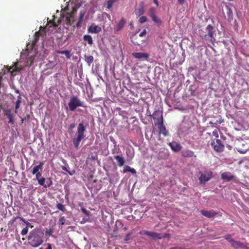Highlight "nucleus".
Returning <instances> with one entry per match:
<instances>
[{
	"label": "nucleus",
	"instance_id": "nucleus-46",
	"mask_svg": "<svg viewBox=\"0 0 249 249\" xmlns=\"http://www.w3.org/2000/svg\"><path fill=\"white\" fill-rule=\"evenodd\" d=\"M36 174V179L38 180V179H40L41 178V172H38V173H35Z\"/></svg>",
	"mask_w": 249,
	"mask_h": 249
},
{
	"label": "nucleus",
	"instance_id": "nucleus-13",
	"mask_svg": "<svg viewBox=\"0 0 249 249\" xmlns=\"http://www.w3.org/2000/svg\"><path fill=\"white\" fill-rule=\"evenodd\" d=\"M169 145L170 146L171 149L176 152H179L182 148V146L179 143L176 142H169Z\"/></svg>",
	"mask_w": 249,
	"mask_h": 249
},
{
	"label": "nucleus",
	"instance_id": "nucleus-41",
	"mask_svg": "<svg viewBox=\"0 0 249 249\" xmlns=\"http://www.w3.org/2000/svg\"><path fill=\"white\" fill-rule=\"evenodd\" d=\"M113 0H108L107 2V8L108 9H110L112 7V6L113 4V2H112Z\"/></svg>",
	"mask_w": 249,
	"mask_h": 249
},
{
	"label": "nucleus",
	"instance_id": "nucleus-2",
	"mask_svg": "<svg viewBox=\"0 0 249 249\" xmlns=\"http://www.w3.org/2000/svg\"><path fill=\"white\" fill-rule=\"evenodd\" d=\"M86 131V126L83 123L79 124L75 137L72 139V142L74 146L76 149L79 148L80 142L84 139L86 135L85 133Z\"/></svg>",
	"mask_w": 249,
	"mask_h": 249
},
{
	"label": "nucleus",
	"instance_id": "nucleus-60",
	"mask_svg": "<svg viewBox=\"0 0 249 249\" xmlns=\"http://www.w3.org/2000/svg\"><path fill=\"white\" fill-rule=\"evenodd\" d=\"M30 45V44L29 43V44H28V46H29Z\"/></svg>",
	"mask_w": 249,
	"mask_h": 249
},
{
	"label": "nucleus",
	"instance_id": "nucleus-24",
	"mask_svg": "<svg viewBox=\"0 0 249 249\" xmlns=\"http://www.w3.org/2000/svg\"><path fill=\"white\" fill-rule=\"evenodd\" d=\"M125 24H126L125 20L124 19V18H122L117 25V26L116 28L117 31L121 30L123 28V27H124V26Z\"/></svg>",
	"mask_w": 249,
	"mask_h": 249
},
{
	"label": "nucleus",
	"instance_id": "nucleus-14",
	"mask_svg": "<svg viewBox=\"0 0 249 249\" xmlns=\"http://www.w3.org/2000/svg\"><path fill=\"white\" fill-rule=\"evenodd\" d=\"M23 67L19 66L18 62L14 63L12 66H10L8 68V71L13 73L14 71H19L22 70Z\"/></svg>",
	"mask_w": 249,
	"mask_h": 249
},
{
	"label": "nucleus",
	"instance_id": "nucleus-32",
	"mask_svg": "<svg viewBox=\"0 0 249 249\" xmlns=\"http://www.w3.org/2000/svg\"><path fill=\"white\" fill-rule=\"evenodd\" d=\"M61 168L63 170V171H65L66 172H67L71 176H72L73 175H74L75 173V171L74 170H72L71 171H69L67 167H65V166H61Z\"/></svg>",
	"mask_w": 249,
	"mask_h": 249
},
{
	"label": "nucleus",
	"instance_id": "nucleus-34",
	"mask_svg": "<svg viewBox=\"0 0 249 249\" xmlns=\"http://www.w3.org/2000/svg\"><path fill=\"white\" fill-rule=\"evenodd\" d=\"M65 222H66V219H65V217L64 216L61 217L59 218V221H58L59 227H61L62 226L64 225L65 224Z\"/></svg>",
	"mask_w": 249,
	"mask_h": 249
},
{
	"label": "nucleus",
	"instance_id": "nucleus-61",
	"mask_svg": "<svg viewBox=\"0 0 249 249\" xmlns=\"http://www.w3.org/2000/svg\"><path fill=\"white\" fill-rule=\"evenodd\" d=\"M39 249H43L42 248H40Z\"/></svg>",
	"mask_w": 249,
	"mask_h": 249
},
{
	"label": "nucleus",
	"instance_id": "nucleus-9",
	"mask_svg": "<svg viewBox=\"0 0 249 249\" xmlns=\"http://www.w3.org/2000/svg\"><path fill=\"white\" fill-rule=\"evenodd\" d=\"M140 233L141 234H144L148 237H150L151 238V239H160L162 238L161 235L160 233L156 232H153V231H140Z\"/></svg>",
	"mask_w": 249,
	"mask_h": 249
},
{
	"label": "nucleus",
	"instance_id": "nucleus-38",
	"mask_svg": "<svg viewBox=\"0 0 249 249\" xmlns=\"http://www.w3.org/2000/svg\"><path fill=\"white\" fill-rule=\"evenodd\" d=\"M148 20V19L145 16H142L139 18V21L141 23H143L145 22H146Z\"/></svg>",
	"mask_w": 249,
	"mask_h": 249
},
{
	"label": "nucleus",
	"instance_id": "nucleus-10",
	"mask_svg": "<svg viewBox=\"0 0 249 249\" xmlns=\"http://www.w3.org/2000/svg\"><path fill=\"white\" fill-rule=\"evenodd\" d=\"M101 31V27L94 23L91 24L88 28V32L91 34H98Z\"/></svg>",
	"mask_w": 249,
	"mask_h": 249
},
{
	"label": "nucleus",
	"instance_id": "nucleus-4",
	"mask_svg": "<svg viewBox=\"0 0 249 249\" xmlns=\"http://www.w3.org/2000/svg\"><path fill=\"white\" fill-rule=\"evenodd\" d=\"M152 117L154 120L157 119L158 122V128L160 130V133L163 134L164 136H167L168 135V132L163 124L162 113L160 111L156 110L153 113Z\"/></svg>",
	"mask_w": 249,
	"mask_h": 249
},
{
	"label": "nucleus",
	"instance_id": "nucleus-54",
	"mask_svg": "<svg viewBox=\"0 0 249 249\" xmlns=\"http://www.w3.org/2000/svg\"><path fill=\"white\" fill-rule=\"evenodd\" d=\"M184 0H178V2L179 3V4H182L184 3Z\"/></svg>",
	"mask_w": 249,
	"mask_h": 249
},
{
	"label": "nucleus",
	"instance_id": "nucleus-16",
	"mask_svg": "<svg viewBox=\"0 0 249 249\" xmlns=\"http://www.w3.org/2000/svg\"><path fill=\"white\" fill-rule=\"evenodd\" d=\"M132 55L135 58L138 59H143L145 60L147 59L149 57V55L145 53H133Z\"/></svg>",
	"mask_w": 249,
	"mask_h": 249
},
{
	"label": "nucleus",
	"instance_id": "nucleus-7",
	"mask_svg": "<svg viewBox=\"0 0 249 249\" xmlns=\"http://www.w3.org/2000/svg\"><path fill=\"white\" fill-rule=\"evenodd\" d=\"M206 30L207 32V34L205 35L206 39H209L212 42L214 41L215 38L214 35L215 34V31L213 26L211 24H209L207 26Z\"/></svg>",
	"mask_w": 249,
	"mask_h": 249
},
{
	"label": "nucleus",
	"instance_id": "nucleus-58",
	"mask_svg": "<svg viewBox=\"0 0 249 249\" xmlns=\"http://www.w3.org/2000/svg\"><path fill=\"white\" fill-rule=\"evenodd\" d=\"M210 124H213V123H212V122H210Z\"/></svg>",
	"mask_w": 249,
	"mask_h": 249
},
{
	"label": "nucleus",
	"instance_id": "nucleus-50",
	"mask_svg": "<svg viewBox=\"0 0 249 249\" xmlns=\"http://www.w3.org/2000/svg\"><path fill=\"white\" fill-rule=\"evenodd\" d=\"M25 224L27 225L26 227H27L28 228L30 227L31 228H32L33 227V226L30 223H29L27 221L26 222H25Z\"/></svg>",
	"mask_w": 249,
	"mask_h": 249
},
{
	"label": "nucleus",
	"instance_id": "nucleus-17",
	"mask_svg": "<svg viewBox=\"0 0 249 249\" xmlns=\"http://www.w3.org/2000/svg\"><path fill=\"white\" fill-rule=\"evenodd\" d=\"M35 60V56L30 53L27 55L25 66H31Z\"/></svg>",
	"mask_w": 249,
	"mask_h": 249
},
{
	"label": "nucleus",
	"instance_id": "nucleus-39",
	"mask_svg": "<svg viewBox=\"0 0 249 249\" xmlns=\"http://www.w3.org/2000/svg\"><path fill=\"white\" fill-rule=\"evenodd\" d=\"M28 232V228L27 227H26L25 228H23L22 230L21 231V234L22 235L24 236L27 234Z\"/></svg>",
	"mask_w": 249,
	"mask_h": 249
},
{
	"label": "nucleus",
	"instance_id": "nucleus-42",
	"mask_svg": "<svg viewBox=\"0 0 249 249\" xmlns=\"http://www.w3.org/2000/svg\"><path fill=\"white\" fill-rule=\"evenodd\" d=\"M81 211L82 212L84 213L85 214H86L87 215L89 216L90 214V212L88 211H87L85 208H81Z\"/></svg>",
	"mask_w": 249,
	"mask_h": 249
},
{
	"label": "nucleus",
	"instance_id": "nucleus-43",
	"mask_svg": "<svg viewBox=\"0 0 249 249\" xmlns=\"http://www.w3.org/2000/svg\"><path fill=\"white\" fill-rule=\"evenodd\" d=\"M88 159L90 160H98V156L97 155L92 156L88 158Z\"/></svg>",
	"mask_w": 249,
	"mask_h": 249
},
{
	"label": "nucleus",
	"instance_id": "nucleus-5",
	"mask_svg": "<svg viewBox=\"0 0 249 249\" xmlns=\"http://www.w3.org/2000/svg\"><path fill=\"white\" fill-rule=\"evenodd\" d=\"M68 106L69 109L71 111H73L78 107H85L84 102L80 101L77 96L74 95L71 97Z\"/></svg>",
	"mask_w": 249,
	"mask_h": 249
},
{
	"label": "nucleus",
	"instance_id": "nucleus-44",
	"mask_svg": "<svg viewBox=\"0 0 249 249\" xmlns=\"http://www.w3.org/2000/svg\"><path fill=\"white\" fill-rule=\"evenodd\" d=\"M226 7L227 9V14L230 17L232 14V11L228 6L226 5Z\"/></svg>",
	"mask_w": 249,
	"mask_h": 249
},
{
	"label": "nucleus",
	"instance_id": "nucleus-20",
	"mask_svg": "<svg viewBox=\"0 0 249 249\" xmlns=\"http://www.w3.org/2000/svg\"><path fill=\"white\" fill-rule=\"evenodd\" d=\"M4 115L8 118L10 124H13V114L11 112L10 109L4 110Z\"/></svg>",
	"mask_w": 249,
	"mask_h": 249
},
{
	"label": "nucleus",
	"instance_id": "nucleus-37",
	"mask_svg": "<svg viewBox=\"0 0 249 249\" xmlns=\"http://www.w3.org/2000/svg\"><path fill=\"white\" fill-rule=\"evenodd\" d=\"M46 180V183L45 184L46 188L47 187H49L50 186H51L53 184V182L50 178H47Z\"/></svg>",
	"mask_w": 249,
	"mask_h": 249
},
{
	"label": "nucleus",
	"instance_id": "nucleus-33",
	"mask_svg": "<svg viewBox=\"0 0 249 249\" xmlns=\"http://www.w3.org/2000/svg\"><path fill=\"white\" fill-rule=\"evenodd\" d=\"M56 207L58 210H59L63 212H64L66 211V209L65 208L64 205L61 203H57L56 205Z\"/></svg>",
	"mask_w": 249,
	"mask_h": 249
},
{
	"label": "nucleus",
	"instance_id": "nucleus-53",
	"mask_svg": "<svg viewBox=\"0 0 249 249\" xmlns=\"http://www.w3.org/2000/svg\"><path fill=\"white\" fill-rule=\"evenodd\" d=\"M51 232H52V231L51 230H49V231H46V234L47 235H50L51 234Z\"/></svg>",
	"mask_w": 249,
	"mask_h": 249
},
{
	"label": "nucleus",
	"instance_id": "nucleus-47",
	"mask_svg": "<svg viewBox=\"0 0 249 249\" xmlns=\"http://www.w3.org/2000/svg\"><path fill=\"white\" fill-rule=\"evenodd\" d=\"M238 152L241 154H245L247 152V149L243 150V149H237Z\"/></svg>",
	"mask_w": 249,
	"mask_h": 249
},
{
	"label": "nucleus",
	"instance_id": "nucleus-29",
	"mask_svg": "<svg viewBox=\"0 0 249 249\" xmlns=\"http://www.w3.org/2000/svg\"><path fill=\"white\" fill-rule=\"evenodd\" d=\"M57 52L58 53H59V54H65L67 59H70L71 55H70V52L69 51H68V50L58 51Z\"/></svg>",
	"mask_w": 249,
	"mask_h": 249
},
{
	"label": "nucleus",
	"instance_id": "nucleus-3",
	"mask_svg": "<svg viewBox=\"0 0 249 249\" xmlns=\"http://www.w3.org/2000/svg\"><path fill=\"white\" fill-rule=\"evenodd\" d=\"M76 12V8H73L71 13H67L65 17H62V19H58L57 22L55 21L56 18L53 16V25L55 27L58 26V24L61 22L62 20H64L66 24L68 25H72L74 21V13Z\"/></svg>",
	"mask_w": 249,
	"mask_h": 249
},
{
	"label": "nucleus",
	"instance_id": "nucleus-57",
	"mask_svg": "<svg viewBox=\"0 0 249 249\" xmlns=\"http://www.w3.org/2000/svg\"><path fill=\"white\" fill-rule=\"evenodd\" d=\"M17 218H17V217H14V218L11 220V221H12V223H14V222L15 221V220H16V219Z\"/></svg>",
	"mask_w": 249,
	"mask_h": 249
},
{
	"label": "nucleus",
	"instance_id": "nucleus-19",
	"mask_svg": "<svg viewBox=\"0 0 249 249\" xmlns=\"http://www.w3.org/2000/svg\"><path fill=\"white\" fill-rule=\"evenodd\" d=\"M231 246L235 249L238 248H245L246 247L245 244L234 240H233V242L231 243Z\"/></svg>",
	"mask_w": 249,
	"mask_h": 249
},
{
	"label": "nucleus",
	"instance_id": "nucleus-59",
	"mask_svg": "<svg viewBox=\"0 0 249 249\" xmlns=\"http://www.w3.org/2000/svg\"><path fill=\"white\" fill-rule=\"evenodd\" d=\"M83 220H84V222H85V221H87V219L85 220V219H84Z\"/></svg>",
	"mask_w": 249,
	"mask_h": 249
},
{
	"label": "nucleus",
	"instance_id": "nucleus-48",
	"mask_svg": "<svg viewBox=\"0 0 249 249\" xmlns=\"http://www.w3.org/2000/svg\"><path fill=\"white\" fill-rule=\"evenodd\" d=\"M146 30L144 29L143 31L140 34L139 36L141 37L143 36L146 35Z\"/></svg>",
	"mask_w": 249,
	"mask_h": 249
},
{
	"label": "nucleus",
	"instance_id": "nucleus-27",
	"mask_svg": "<svg viewBox=\"0 0 249 249\" xmlns=\"http://www.w3.org/2000/svg\"><path fill=\"white\" fill-rule=\"evenodd\" d=\"M84 58L85 61L87 63L89 66H90L91 64L93 63L94 60V58L91 55L88 56L84 55Z\"/></svg>",
	"mask_w": 249,
	"mask_h": 249
},
{
	"label": "nucleus",
	"instance_id": "nucleus-11",
	"mask_svg": "<svg viewBox=\"0 0 249 249\" xmlns=\"http://www.w3.org/2000/svg\"><path fill=\"white\" fill-rule=\"evenodd\" d=\"M144 13V6L143 2H140L138 7L135 10L134 13L137 17L142 15Z\"/></svg>",
	"mask_w": 249,
	"mask_h": 249
},
{
	"label": "nucleus",
	"instance_id": "nucleus-22",
	"mask_svg": "<svg viewBox=\"0 0 249 249\" xmlns=\"http://www.w3.org/2000/svg\"><path fill=\"white\" fill-rule=\"evenodd\" d=\"M114 159L117 161L118 165L119 167H122L124 165L125 161L122 156H114Z\"/></svg>",
	"mask_w": 249,
	"mask_h": 249
},
{
	"label": "nucleus",
	"instance_id": "nucleus-26",
	"mask_svg": "<svg viewBox=\"0 0 249 249\" xmlns=\"http://www.w3.org/2000/svg\"><path fill=\"white\" fill-rule=\"evenodd\" d=\"M85 14V11H81L79 14V20L76 24V26L77 27H80L81 26V23L83 20L84 16Z\"/></svg>",
	"mask_w": 249,
	"mask_h": 249
},
{
	"label": "nucleus",
	"instance_id": "nucleus-15",
	"mask_svg": "<svg viewBox=\"0 0 249 249\" xmlns=\"http://www.w3.org/2000/svg\"><path fill=\"white\" fill-rule=\"evenodd\" d=\"M41 35V33L40 31L36 32L35 34L34 38L31 42V48L33 49L36 45V43L38 42L40 36Z\"/></svg>",
	"mask_w": 249,
	"mask_h": 249
},
{
	"label": "nucleus",
	"instance_id": "nucleus-25",
	"mask_svg": "<svg viewBox=\"0 0 249 249\" xmlns=\"http://www.w3.org/2000/svg\"><path fill=\"white\" fill-rule=\"evenodd\" d=\"M127 172H129L132 174H136L137 173L135 169L131 168L128 165H125L124 167L123 173H125Z\"/></svg>",
	"mask_w": 249,
	"mask_h": 249
},
{
	"label": "nucleus",
	"instance_id": "nucleus-21",
	"mask_svg": "<svg viewBox=\"0 0 249 249\" xmlns=\"http://www.w3.org/2000/svg\"><path fill=\"white\" fill-rule=\"evenodd\" d=\"M182 155L184 157L191 158L193 157H196L194 152L190 150H185L182 152Z\"/></svg>",
	"mask_w": 249,
	"mask_h": 249
},
{
	"label": "nucleus",
	"instance_id": "nucleus-31",
	"mask_svg": "<svg viewBox=\"0 0 249 249\" xmlns=\"http://www.w3.org/2000/svg\"><path fill=\"white\" fill-rule=\"evenodd\" d=\"M152 20L157 24L158 26H160L161 24V20L157 17L156 15L155 16L153 17V18H151Z\"/></svg>",
	"mask_w": 249,
	"mask_h": 249
},
{
	"label": "nucleus",
	"instance_id": "nucleus-56",
	"mask_svg": "<svg viewBox=\"0 0 249 249\" xmlns=\"http://www.w3.org/2000/svg\"><path fill=\"white\" fill-rule=\"evenodd\" d=\"M118 151H120V148H118ZM119 153V151H115L114 150H113V151H112V153H113V154H115V153Z\"/></svg>",
	"mask_w": 249,
	"mask_h": 249
},
{
	"label": "nucleus",
	"instance_id": "nucleus-49",
	"mask_svg": "<svg viewBox=\"0 0 249 249\" xmlns=\"http://www.w3.org/2000/svg\"><path fill=\"white\" fill-rule=\"evenodd\" d=\"M75 126V125L74 123L73 124H71L70 125H69V129H73Z\"/></svg>",
	"mask_w": 249,
	"mask_h": 249
},
{
	"label": "nucleus",
	"instance_id": "nucleus-12",
	"mask_svg": "<svg viewBox=\"0 0 249 249\" xmlns=\"http://www.w3.org/2000/svg\"><path fill=\"white\" fill-rule=\"evenodd\" d=\"M200 212L203 215L208 218L213 217L218 214V212H216L213 210H211L210 211L201 210Z\"/></svg>",
	"mask_w": 249,
	"mask_h": 249
},
{
	"label": "nucleus",
	"instance_id": "nucleus-30",
	"mask_svg": "<svg viewBox=\"0 0 249 249\" xmlns=\"http://www.w3.org/2000/svg\"><path fill=\"white\" fill-rule=\"evenodd\" d=\"M156 9L153 8L151 7L149 9L148 11V16H150L151 18H153V17L156 16Z\"/></svg>",
	"mask_w": 249,
	"mask_h": 249
},
{
	"label": "nucleus",
	"instance_id": "nucleus-36",
	"mask_svg": "<svg viewBox=\"0 0 249 249\" xmlns=\"http://www.w3.org/2000/svg\"><path fill=\"white\" fill-rule=\"evenodd\" d=\"M18 99L17 100V101H16V111H15V113H16L17 112V109L19 108V105H20V103L21 102V101H20L21 98H20V96H18Z\"/></svg>",
	"mask_w": 249,
	"mask_h": 249
},
{
	"label": "nucleus",
	"instance_id": "nucleus-8",
	"mask_svg": "<svg viewBox=\"0 0 249 249\" xmlns=\"http://www.w3.org/2000/svg\"><path fill=\"white\" fill-rule=\"evenodd\" d=\"M211 145L216 152H221L224 150V145L222 144V142L219 139L213 140L211 142Z\"/></svg>",
	"mask_w": 249,
	"mask_h": 249
},
{
	"label": "nucleus",
	"instance_id": "nucleus-28",
	"mask_svg": "<svg viewBox=\"0 0 249 249\" xmlns=\"http://www.w3.org/2000/svg\"><path fill=\"white\" fill-rule=\"evenodd\" d=\"M84 41L88 42L89 45L93 44V40L92 37L90 35H84L83 36Z\"/></svg>",
	"mask_w": 249,
	"mask_h": 249
},
{
	"label": "nucleus",
	"instance_id": "nucleus-40",
	"mask_svg": "<svg viewBox=\"0 0 249 249\" xmlns=\"http://www.w3.org/2000/svg\"><path fill=\"white\" fill-rule=\"evenodd\" d=\"M225 238L228 240L230 243L231 244V243L233 242V239H232L231 237V236L230 235H226L225 236Z\"/></svg>",
	"mask_w": 249,
	"mask_h": 249
},
{
	"label": "nucleus",
	"instance_id": "nucleus-1",
	"mask_svg": "<svg viewBox=\"0 0 249 249\" xmlns=\"http://www.w3.org/2000/svg\"><path fill=\"white\" fill-rule=\"evenodd\" d=\"M44 233L38 229H34L29 234L28 244L34 248L40 246L43 242Z\"/></svg>",
	"mask_w": 249,
	"mask_h": 249
},
{
	"label": "nucleus",
	"instance_id": "nucleus-6",
	"mask_svg": "<svg viewBox=\"0 0 249 249\" xmlns=\"http://www.w3.org/2000/svg\"><path fill=\"white\" fill-rule=\"evenodd\" d=\"M198 179L201 184H205L213 178V172L210 170H205L198 173Z\"/></svg>",
	"mask_w": 249,
	"mask_h": 249
},
{
	"label": "nucleus",
	"instance_id": "nucleus-18",
	"mask_svg": "<svg viewBox=\"0 0 249 249\" xmlns=\"http://www.w3.org/2000/svg\"><path fill=\"white\" fill-rule=\"evenodd\" d=\"M234 178V176L230 172H224L221 174V178L227 181H229Z\"/></svg>",
	"mask_w": 249,
	"mask_h": 249
},
{
	"label": "nucleus",
	"instance_id": "nucleus-45",
	"mask_svg": "<svg viewBox=\"0 0 249 249\" xmlns=\"http://www.w3.org/2000/svg\"><path fill=\"white\" fill-rule=\"evenodd\" d=\"M131 233H127L126 236H125V237L124 239V240L125 241V242H127L128 240H129L130 239V236L131 235Z\"/></svg>",
	"mask_w": 249,
	"mask_h": 249
},
{
	"label": "nucleus",
	"instance_id": "nucleus-52",
	"mask_svg": "<svg viewBox=\"0 0 249 249\" xmlns=\"http://www.w3.org/2000/svg\"><path fill=\"white\" fill-rule=\"evenodd\" d=\"M17 218H18L19 219H20V220H21L22 221H23V222H24L25 223V222H26L27 221L25 220V219L24 218H23V217H19V216H18Z\"/></svg>",
	"mask_w": 249,
	"mask_h": 249
},
{
	"label": "nucleus",
	"instance_id": "nucleus-55",
	"mask_svg": "<svg viewBox=\"0 0 249 249\" xmlns=\"http://www.w3.org/2000/svg\"><path fill=\"white\" fill-rule=\"evenodd\" d=\"M154 2L156 4L157 6H159V3L158 0H153Z\"/></svg>",
	"mask_w": 249,
	"mask_h": 249
},
{
	"label": "nucleus",
	"instance_id": "nucleus-23",
	"mask_svg": "<svg viewBox=\"0 0 249 249\" xmlns=\"http://www.w3.org/2000/svg\"><path fill=\"white\" fill-rule=\"evenodd\" d=\"M43 165L44 163L43 162H40L38 165H36L33 168L32 174L35 175V173L40 172L39 170H42Z\"/></svg>",
	"mask_w": 249,
	"mask_h": 249
},
{
	"label": "nucleus",
	"instance_id": "nucleus-35",
	"mask_svg": "<svg viewBox=\"0 0 249 249\" xmlns=\"http://www.w3.org/2000/svg\"><path fill=\"white\" fill-rule=\"evenodd\" d=\"M45 181L46 179L44 178H41L40 179H38V183L39 185L46 188V184L45 183Z\"/></svg>",
	"mask_w": 249,
	"mask_h": 249
},
{
	"label": "nucleus",
	"instance_id": "nucleus-51",
	"mask_svg": "<svg viewBox=\"0 0 249 249\" xmlns=\"http://www.w3.org/2000/svg\"><path fill=\"white\" fill-rule=\"evenodd\" d=\"M47 248L46 249H52V245L51 244H49V243H48L47 244Z\"/></svg>",
	"mask_w": 249,
	"mask_h": 249
}]
</instances>
